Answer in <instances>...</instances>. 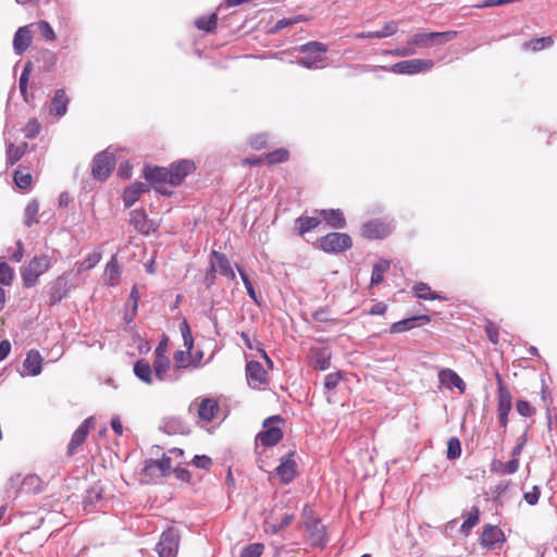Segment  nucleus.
<instances>
[{"instance_id": "2f4dec72", "label": "nucleus", "mask_w": 557, "mask_h": 557, "mask_svg": "<svg viewBox=\"0 0 557 557\" xmlns=\"http://www.w3.org/2000/svg\"><path fill=\"white\" fill-rule=\"evenodd\" d=\"M27 149L28 144L26 141H22L20 144L10 143L7 146V164L14 165L17 163L26 153Z\"/></svg>"}, {"instance_id": "0eeeda50", "label": "nucleus", "mask_w": 557, "mask_h": 557, "mask_svg": "<svg viewBox=\"0 0 557 557\" xmlns=\"http://www.w3.org/2000/svg\"><path fill=\"white\" fill-rule=\"evenodd\" d=\"M50 268V260L47 256L34 257L22 272V280L25 287H33L38 277Z\"/></svg>"}, {"instance_id": "5fc2aeb1", "label": "nucleus", "mask_w": 557, "mask_h": 557, "mask_svg": "<svg viewBox=\"0 0 557 557\" xmlns=\"http://www.w3.org/2000/svg\"><path fill=\"white\" fill-rule=\"evenodd\" d=\"M485 333L492 344L497 345L499 343V329L494 322H492V321L486 322Z\"/></svg>"}, {"instance_id": "e2e57ef3", "label": "nucleus", "mask_w": 557, "mask_h": 557, "mask_svg": "<svg viewBox=\"0 0 557 557\" xmlns=\"http://www.w3.org/2000/svg\"><path fill=\"white\" fill-rule=\"evenodd\" d=\"M193 465L197 468L208 470L212 465V460L206 455H196L193 459Z\"/></svg>"}, {"instance_id": "c756f323", "label": "nucleus", "mask_w": 557, "mask_h": 557, "mask_svg": "<svg viewBox=\"0 0 557 557\" xmlns=\"http://www.w3.org/2000/svg\"><path fill=\"white\" fill-rule=\"evenodd\" d=\"M171 460L172 457L168 455H163L161 459H150L146 461L144 472L146 474H151L152 470L156 468L160 470L161 475L165 476L172 468Z\"/></svg>"}, {"instance_id": "ddd939ff", "label": "nucleus", "mask_w": 557, "mask_h": 557, "mask_svg": "<svg viewBox=\"0 0 557 557\" xmlns=\"http://www.w3.org/2000/svg\"><path fill=\"white\" fill-rule=\"evenodd\" d=\"M95 421L92 417L86 418L73 433L67 445V456H73L78 448L85 443L90 430L94 428Z\"/></svg>"}, {"instance_id": "20e7f679", "label": "nucleus", "mask_w": 557, "mask_h": 557, "mask_svg": "<svg viewBox=\"0 0 557 557\" xmlns=\"http://www.w3.org/2000/svg\"><path fill=\"white\" fill-rule=\"evenodd\" d=\"M434 66V62L430 59H410L397 62L391 67L380 66L383 71H391L394 74H408L413 75L422 72H428Z\"/></svg>"}, {"instance_id": "a19ab883", "label": "nucleus", "mask_w": 557, "mask_h": 557, "mask_svg": "<svg viewBox=\"0 0 557 557\" xmlns=\"http://www.w3.org/2000/svg\"><path fill=\"white\" fill-rule=\"evenodd\" d=\"M101 260V253L98 251L90 252L82 261L76 262V274L79 275L87 270L94 269Z\"/></svg>"}, {"instance_id": "79ce46f5", "label": "nucleus", "mask_w": 557, "mask_h": 557, "mask_svg": "<svg viewBox=\"0 0 557 557\" xmlns=\"http://www.w3.org/2000/svg\"><path fill=\"white\" fill-rule=\"evenodd\" d=\"M519 465H520V462H519L518 458H512L508 462H502L499 460H494L492 462V470L502 472L505 474H513L518 471Z\"/></svg>"}, {"instance_id": "5701e85b", "label": "nucleus", "mask_w": 557, "mask_h": 557, "mask_svg": "<svg viewBox=\"0 0 557 557\" xmlns=\"http://www.w3.org/2000/svg\"><path fill=\"white\" fill-rule=\"evenodd\" d=\"M438 382L442 386L447 388L457 387L460 393H463L466 389V384L462 379L451 369H442L438 372Z\"/></svg>"}, {"instance_id": "6ab92c4d", "label": "nucleus", "mask_w": 557, "mask_h": 557, "mask_svg": "<svg viewBox=\"0 0 557 557\" xmlns=\"http://www.w3.org/2000/svg\"><path fill=\"white\" fill-rule=\"evenodd\" d=\"M305 528L308 532V539L312 545L322 546L326 543V529L319 518L317 520L308 521Z\"/></svg>"}, {"instance_id": "6e6552de", "label": "nucleus", "mask_w": 557, "mask_h": 557, "mask_svg": "<svg viewBox=\"0 0 557 557\" xmlns=\"http://www.w3.org/2000/svg\"><path fill=\"white\" fill-rule=\"evenodd\" d=\"M180 547V533L174 528L165 530L156 546L159 557H176Z\"/></svg>"}, {"instance_id": "37998d69", "label": "nucleus", "mask_w": 557, "mask_h": 557, "mask_svg": "<svg viewBox=\"0 0 557 557\" xmlns=\"http://www.w3.org/2000/svg\"><path fill=\"white\" fill-rule=\"evenodd\" d=\"M479 520H480V509H479V507L474 506L467 513V517L460 527L461 533L465 535H468L470 533V531L473 529V527H475L478 524Z\"/></svg>"}, {"instance_id": "aec40b11", "label": "nucleus", "mask_w": 557, "mask_h": 557, "mask_svg": "<svg viewBox=\"0 0 557 557\" xmlns=\"http://www.w3.org/2000/svg\"><path fill=\"white\" fill-rule=\"evenodd\" d=\"M220 406L214 398H203L197 405V416L203 422H211L218 414Z\"/></svg>"}, {"instance_id": "1a4fd4ad", "label": "nucleus", "mask_w": 557, "mask_h": 557, "mask_svg": "<svg viewBox=\"0 0 557 557\" xmlns=\"http://www.w3.org/2000/svg\"><path fill=\"white\" fill-rule=\"evenodd\" d=\"M393 232V225L386 219H373L361 226L360 234L367 239H384Z\"/></svg>"}, {"instance_id": "7c9ffc66", "label": "nucleus", "mask_w": 557, "mask_h": 557, "mask_svg": "<svg viewBox=\"0 0 557 557\" xmlns=\"http://www.w3.org/2000/svg\"><path fill=\"white\" fill-rule=\"evenodd\" d=\"M320 215L331 227L343 228L346 225L345 216L339 209L321 210Z\"/></svg>"}, {"instance_id": "9d476101", "label": "nucleus", "mask_w": 557, "mask_h": 557, "mask_svg": "<svg viewBox=\"0 0 557 557\" xmlns=\"http://www.w3.org/2000/svg\"><path fill=\"white\" fill-rule=\"evenodd\" d=\"M144 177L151 183L153 188L162 195H171L172 193L164 188V184H170L169 168L163 166H146L144 169Z\"/></svg>"}, {"instance_id": "e433bc0d", "label": "nucleus", "mask_w": 557, "mask_h": 557, "mask_svg": "<svg viewBox=\"0 0 557 557\" xmlns=\"http://www.w3.org/2000/svg\"><path fill=\"white\" fill-rule=\"evenodd\" d=\"M66 295L67 282L62 276H59L53 286L50 288V302L52 305L57 304L65 298Z\"/></svg>"}, {"instance_id": "f704fd0d", "label": "nucleus", "mask_w": 557, "mask_h": 557, "mask_svg": "<svg viewBox=\"0 0 557 557\" xmlns=\"http://www.w3.org/2000/svg\"><path fill=\"white\" fill-rule=\"evenodd\" d=\"M152 368L145 359H140L134 364V374L144 383L151 385L153 383Z\"/></svg>"}, {"instance_id": "69168bd1", "label": "nucleus", "mask_w": 557, "mask_h": 557, "mask_svg": "<svg viewBox=\"0 0 557 557\" xmlns=\"http://www.w3.org/2000/svg\"><path fill=\"white\" fill-rule=\"evenodd\" d=\"M540 495L541 491L539 486L534 485L530 492L523 494V498L529 505L533 506L537 503Z\"/></svg>"}, {"instance_id": "423d86ee", "label": "nucleus", "mask_w": 557, "mask_h": 557, "mask_svg": "<svg viewBox=\"0 0 557 557\" xmlns=\"http://www.w3.org/2000/svg\"><path fill=\"white\" fill-rule=\"evenodd\" d=\"M181 332L184 339L185 350H177L173 355L176 370L186 369L189 366H193L191 350L194 347V338L186 321L182 323Z\"/></svg>"}, {"instance_id": "393cba45", "label": "nucleus", "mask_w": 557, "mask_h": 557, "mask_svg": "<svg viewBox=\"0 0 557 557\" xmlns=\"http://www.w3.org/2000/svg\"><path fill=\"white\" fill-rule=\"evenodd\" d=\"M42 363L44 359L40 352L36 349H32L27 352L23 366L24 369L27 371V374L36 376L40 374L42 370Z\"/></svg>"}, {"instance_id": "cd10ccee", "label": "nucleus", "mask_w": 557, "mask_h": 557, "mask_svg": "<svg viewBox=\"0 0 557 557\" xmlns=\"http://www.w3.org/2000/svg\"><path fill=\"white\" fill-rule=\"evenodd\" d=\"M32 44V34L28 26L20 27L13 38V47L17 54L24 53Z\"/></svg>"}, {"instance_id": "f8f14e48", "label": "nucleus", "mask_w": 557, "mask_h": 557, "mask_svg": "<svg viewBox=\"0 0 557 557\" xmlns=\"http://www.w3.org/2000/svg\"><path fill=\"white\" fill-rule=\"evenodd\" d=\"M496 381L498 385V419L499 424L503 428L507 426L508 423V414L511 410V394L509 389L505 386L503 377L499 373H496Z\"/></svg>"}, {"instance_id": "c03bdc74", "label": "nucleus", "mask_w": 557, "mask_h": 557, "mask_svg": "<svg viewBox=\"0 0 557 557\" xmlns=\"http://www.w3.org/2000/svg\"><path fill=\"white\" fill-rule=\"evenodd\" d=\"M218 25V15L212 13L209 16H200L195 21V26L206 33H212Z\"/></svg>"}, {"instance_id": "4c0bfd02", "label": "nucleus", "mask_w": 557, "mask_h": 557, "mask_svg": "<svg viewBox=\"0 0 557 557\" xmlns=\"http://www.w3.org/2000/svg\"><path fill=\"white\" fill-rule=\"evenodd\" d=\"M412 290L414 295L419 299L423 300H436V299H445V297L434 293L431 290V287L423 282H418L412 286Z\"/></svg>"}, {"instance_id": "6e6d98bb", "label": "nucleus", "mask_w": 557, "mask_h": 557, "mask_svg": "<svg viewBox=\"0 0 557 557\" xmlns=\"http://www.w3.org/2000/svg\"><path fill=\"white\" fill-rule=\"evenodd\" d=\"M39 206L37 202H32L26 207V225L30 226L33 223H37V214H38Z\"/></svg>"}, {"instance_id": "a18cd8bd", "label": "nucleus", "mask_w": 557, "mask_h": 557, "mask_svg": "<svg viewBox=\"0 0 557 557\" xmlns=\"http://www.w3.org/2000/svg\"><path fill=\"white\" fill-rule=\"evenodd\" d=\"M13 181L20 189H27L32 185L33 177L29 171L18 168L13 174Z\"/></svg>"}, {"instance_id": "4468645a", "label": "nucleus", "mask_w": 557, "mask_h": 557, "mask_svg": "<svg viewBox=\"0 0 557 557\" xmlns=\"http://www.w3.org/2000/svg\"><path fill=\"white\" fill-rule=\"evenodd\" d=\"M129 223L143 235L154 233L160 226L158 222L149 219L144 210L138 209L131 211Z\"/></svg>"}, {"instance_id": "864d4df0", "label": "nucleus", "mask_w": 557, "mask_h": 557, "mask_svg": "<svg viewBox=\"0 0 557 557\" xmlns=\"http://www.w3.org/2000/svg\"><path fill=\"white\" fill-rule=\"evenodd\" d=\"M264 545L262 543H253L246 546L239 557H260L263 554Z\"/></svg>"}, {"instance_id": "7ed1b4c3", "label": "nucleus", "mask_w": 557, "mask_h": 557, "mask_svg": "<svg viewBox=\"0 0 557 557\" xmlns=\"http://www.w3.org/2000/svg\"><path fill=\"white\" fill-rule=\"evenodd\" d=\"M284 422L281 416H272L264 420V430L257 435V442L263 446L271 447L283 438V431L280 426Z\"/></svg>"}, {"instance_id": "4d7b16f0", "label": "nucleus", "mask_w": 557, "mask_h": 557, "mask_svg": "<svg viewBox=\"0 0 557 557\" xmlns=\"http://www.w3.org/2000/svg\"><path fill=\"white\" fill-rule=\"evenodd\" d=\"M398 29V24L394 21L385 23L382 30L375 32V38H385L393 36Z\"/></svg>"}, {"instance_id": "412c9836", "label": "nucleus", "mask_w": 557, "mask_h": 557, "mask_svg": "<svg viewBox=\"0 0 557 557\" xmlns=\"http://www.w3.org/2000/svg\"><path fill=\"white\" fill-rule=\"evenodd\" d=\"M294 520V513H284L281 518H276L274 515H271L264 521V531L267 533L276 534L290 525Z\"/></svg>"}, {"instance_id": "bb28decb", "label": "nucleus", "mask_w": 557, "mask_h": 557, "mask_svg": "<svg viewBox=\"0 0 557 557\" xmlns=\"http://www.w3.org/2000/svg\"><path fill=\"white\" fill-rule=\"evenodd\" d=\"M211 258V262H214L215 264V271H219L222 275L231 280H235V272L233 271L231 262L225 255L212 250Z\"/></svg>"}, {"instance_id": "f257e3e1", "label": "nucleus", "mask_w": 557, "mask_h": 557, "mask_svg": "<svg viewBox=\"0 0 557 557\" xmlns=\"http://www.w3.org/2000/svg\"><path fill=\"white\" fill-rule=\"evenodd\" d=\"M457 35L455 30L417 33L409 39L408 46L429 48L451 41Z\"/></svg>"}, {"instance_id": "b1692460", "label": "nucleus", "mask_w": 557, "mask_h": 557, "mask_svg": "<svg viewBox=\"0 0 557 557\" xmlns=\"http://www.w3.org/2000/svg\"><path fill=\"white\" fill-rule=\"evenodd\" d=\"M149 187L140 182H136L131 186L126 187L123 191L122 198L124 206L131 208L144 193H148Z\"/></svg>"}, {"instance_id": "dca6fc26", "label": "nucleus", "mask_w": 557, "mask_h": 557, "mask_svg": "<svg viewBox=\"0 0 557 557\" xmlns=\"http://www.w3.org/2000/svg\"><path fill=\"white\" fill-rule=\"evenodd\" d=\"M246 376L249 386L252 388H260L268 382V372L259 361L251 360L247 362Z\"/></svg>"}, {"instance_id": "a211bd4d", "label": "nucleus", "mask_w": 557, "mask_h": 557, "mask_svg": "<svg viewBox=\"0 0 557 557\" xmlns=\"http://www.w3.org/2000/svg\"><path fill=\"white\" fill-rule=\"evenodd\" d=\"M505 541V535L502 529L496 525H486L484 527L481 535L480 543L483 547L487 549H493L497 545L502 544Z\"/></svg>"}, {"instance_id": "c85d7f7f", "label": "nucleus", "mask_w": 557, "mask_h": 557, "mask_svg": "<svg viewBox=\"0 0 557 557\" xmlns=\"http://www.w3.org/2000/svg\"><path fill=\"white\" fill-rule=\"evenodd\" d=\"M310 358L312 367L317 370H326L331 366V354L326 348H312Z\"/></svg>"}, {"instance_id": "052dcab7", "label": "nucleus", "mask_w": 557, "mask_h": 557, "mask_svg": "<svg viewBox=\"0 0 557 557\" xmlns=\"http://www.w3.org/2000/svg\"><path fill=\"white\" fill-rule=\"evenodd\" d=\"M237 270H238L242 281L247 289L248 295L250 296L251 299L257 300L256 292L253 289V286L248 277V275L242 268L237 267Z\"/></svg>"}, {"instance_id": "9b49d317", "label": "nucleus", "mask_w": 557, "mask_h": 557, "mask_svg": "<svg viewBox=\"0 0 557 557\" xmlns=\"http://www.w3.org/2000/svg\"><path fill=\"white\" fill-rule=\"evenodd\" d=\"M115 165L114 156L108 151L97 153L92 160V176L97 180L104 181L109 177Z\"/></svg>"}, {"instance_id": "680f3d73", "label": "nucleus", "mask_w": 557, "mask_h": 557, "mask_svg": "<svg viewBox=\"0 0 557 557\" xmlns=\"http://www.w3.org/2000/svg\"><path fill=\"white\" fill-rule=\"evenodd\" d=\"M343 379V374L341 372L330 373L325 376L324 386L327 389H334L338 382Z\"/></svg>"}, {"instance_id": "473e14b6", "label": "nucleus", "mask_w": 557, "mask_h": 557, "mask_svg": "<svg viewBox=\"0 0 557 557\" xmlns=\"http://www.w3.org/2000/svg\"><path fill=\"white\" fill-rule=\"evenodd\" d=\"M106 283L110 286H115L120 282L121 271L117 257L114 255L106 265L104 270Z\"/></svg>"}, {"instance_id": "774afa93", "label": "nucleus", "mask_w": 557, "mask_h": 557, "mask_svg": "<svg viewBox=\"0 0 557 557\" xmlns=\"http://www.w3.org/2000/svg\"><path fill=\"white\" fill-rule=\"evenodd\" d=\"M175 476L181 480L182 482L189 483L191 479V474L188 470L184 468L176 467L174 469Z\"/></svg>"}, {"instance_id": "49530a36", "label": "nucleus", "mask_w": 557, "mask_h": 557, "mask_svg": "<svg viewBox=\"0 0 557 557\" xmlns=\"http://www.w3.org/2000/svg\"><path fill=\"white\" fill-rule=\"evenodd\" d=\"M389 261L385 259H381L373 265L371 275L372 285H377L383 281L384 273L389 269Z\"/></svg>"}, {"instance_id": "2eb2a0df", "label": "nucleus", "mask_w": 557, "mask_h": 557, "mask_svg": "<svg viewBox=\"0 0 557 557\" xmlns=\"http://www.w3.org/2000/svg\"><path fill=\"white\" fill-rule=\"evenodd\" d=\"M195 163L190 160H180L169 166L170 185L177 186L185 177L195 171Z\"/></svg>"}, {"instance_id": "603ef678", "label": "nucleus", "mask_w": 557, "mask_h": 557, "mask_svg": "<svg viewBox=\"0 0 557 557\" xmlns=\"http://www.w3.org/2000/svg\"><path fill=\"white\" fill-rule=\"evenodd\" d=\"M40 60L44 63V69L46 71H53L58 62V57L53 51L46 50L41 53Z\"/></svg>"}, {"instance_id": "ea45409f", "label": "nucleus", "mask_w": 557, "mask_h": 557, "mask_svg": "<svg viewBox=\"0 0 557 557\" xmlns=\"http://www.w3.org/2000/svg\"><path fill=\"white\" fill-rule=\"evenodd\" d=\"M320 223H321V220L315 216H307V215L299 216L296 220L298 234L300 236H302L306 233L317 228L320 225Z\"/></svg>"}, {"instance_id": "f3484780", "label": "nucleus", "mask_w": 557, "mask_h": 557, "mask_svg": "<svg viewBox=\"0 0 557 557\" xmlns=\"http://www.w3.org/2000/svg\"><path fill=\"white\" fill-rule=\"evenodd\" d=\"M294 455L295 451H289L287 456L281 459V463L276 468V473L284 484L292 482L298 473L297 463L293 458Z\"/></svg>"}, {"instance_id": "bf43d9fd", "label": "nucleus", "mask_w": 557, "mask_h": 557, "mask_svg": "<svg viewBox=\"0 0 557 557\" xmlns=\"http://www.w3.org/2000/svg\"><path fill=\"white\" fill-rule=\"evenodd\" d=\"M37 26L42 37L50 41L55 40V34L48 22L40 21Z\"/></svg>"}, {"instance_id": "4be33fe9", "label": "nucleus", "mask_w": 557, "mask_h": 557, "mask_svg": "<svg viewBox=\"0 0 557 557\" xmlns=\"http://www.w3.org/2000/svg\"><path fill=\"white\" fill-rule=\"evenodd\" d=\"M431 318L426 314L416 315L408 319H404L401 321L395 322L391 325L389 332L401 333L408 330H411L416 326L423 325L430 323Z\"/></svg>"}, {"instance_id": "8fccbe9b", "label": "nucleus", "mask_w": 557, "mask_h": 557, "mask_svg": "<svg viewBox=\"0 0 557 557\" xmlns=\"http://www.w3.org/2000/svg\"><path fill=\"white\" fill-rule=\"evenodd\" d=\"M41 129V124L36 117L29 119L26 123L23 132L28 139L35 138Z\"/></svg>"}, {"instance_id": "a878e982", "label": "nucleus", "mask_w": 557, "mask_h": 557, "mask_svg": "<svg viewBox=\"0 0 557 557\" xmlns=\"http://www.w3.org/2000/svg\"><path fill=\"white\" fill-rule=\"evenodd\" d=\"M69 102L70 98L66 96L64 89L55 90L51 99L50 112L59 117L63 116L67 111Z\"/></svg>"}, {"instance_id": "338daca9", "label": "nucleus", "mask_w": 557, "mask_h": 557, "mask_svg": "<svg viewBox=\"0 0 557 557\" xmlns=\"http://www.w3.org/2000/svg\"><path fill=\"white\" fill-rule=\"evenodd\" d=\"M312 318L318 322H329L331 321L330 312L327 308H320L313 312Z\"/></svg>"}, {"instance_id": "de8ad7c7", "label": "nucleus", "mask_w": 557, "mask_h": 557, "mask_svg": "<svg viewBox=\"0 0 557 557\" xmlns=\"http://www.w3.org/2000/svg\"><path fill=\"white\" fill-rule=\"evenodd\" d=\"M289 158V151L285 148L275 149L264 156V161L269 165L286 162Z\"/></svg>"}, {"instance_id": "3c124183", "label": "nucleus", "mask_w": 557, "mask_h": 557, "mask_svg": "<svg viewBox=\"0 0 557 557\" xmlns=\"http://www.w3.org/2000/svg\"><path fill=\"white\" fill-rule=\"evenodd\" d=\"M14 277L13 269L4 261L0 262V283L2 285H11Z\"/></svg>"}, {"instance_id": "39448f33", "label": "nucleus", "mask_w": 557, "mask_h": 557, "mask_svg": "<svg viewBox=\"0 0 557 557\" xmlns=\"http://www.w3.org/2000/svg\"><path fill=\"white\" fill-rule=\"evenodd\" d=\"M351 246V237L346 233H329L319 239V248L329 253H339Z\"/></svg>"}, {"instance_id": "c9c22d12", "label": "nucleus", "mask_w": 557, "mask_h": 557, "mask_svg": "<svg viewBox=\"0 0 557 557\" xmlns=\"http://www.w3.org/2000/svg\"><path fill=\"white\" fill-rule=\"evenodd\" d=\"M171 368V360L169 357H154L153 363H152V371L154 373V376L159 381H166L168 380V372Z\"/></svg>"}, {"instance_id": "f03ea898", "label": "nucleus", "mask_w": 557, "mask_h": 557, "mask_svg": "<svg viewBox=\"0 0 557 557\" xmlns=\"http://www.w3.org/2000/svg\"><path fill=\"white\" fill-rule=\"evenodd\" d=\"M327 46L320 41H309L301 45L298 50L304 53L298 60V63L307 69H317L324 60V54L327 52Z\"/></svg>"}, {"instance_id": "0e129e2a", "label": "nucleus", "mask_w": 557, "mask_h": 557, "mask_svg": "<svg viewBox=\"0 0 557 557\" xmlns=\"http://www.w3.org/2000/svg\"><path fill=\"white\" fill-rule=\"evenodd\" d=\"M516 408L522 417H531L534 413V408L525 400H518Z\"/></svg>"}, {"instance_id": "09e8293b", "label": "nucleus", "mask_w": 557, "mask_h": 557, "mask_svg": "<svg viewBox=\"0 0 557 557\" xmlns=\"http://www.w3.org/2000/svg\"><path fill=\"white\" fill-rule=\"evenodd\" d=\"M461 455V444L458 437L454 436L447 443V459L455 460Z\"/></svg>"}, {"instance_id": "72a5a7b5", "label": "nucleus", "mask_w": 557, "mask_h": 557, "mask_svg": "<svg viewBox=\"0 0 557 557\" xmlns=\"http://www.w3.org/2000/svg\"><path fill=\"white\" fill-rule=\"evenodd\" d=\"M554 38L552 36L533 38L522 44V49L530 52H539L550 48L554 45Z\"/></svg>"}, {"instance_id": "13d9d810", "label": "nucleus", "mask_w": 557, "mask_h": 557, "mask_svg": "<svg viewBox=\"0 0 557 557\" xmlns=\"http://www.w3.org/2000/svg\"><path fill=\"white\" fill-rule=\"evenodd\" d=\"M307 18L304 15H297L293 18H282L276 22L274 25L273 32H278L289 25L296 24L301 21H306Z\"/></svg>"}, {"instance_id": "58836bf2", "label": "nucleus", "mask_w": 557, "mask_h": 557, "mask_svg": "<svg viewBox=\"0 0 557 557\" xmlns=\"http://www.w3.org/2000/svg\"><path fill=\"white\" fill-rule=\"evenodd\" d=\"M22 490L25 493H40L44 490V482L38 475L28 474L22 481Z\"/></svg>"}]
</instances>
